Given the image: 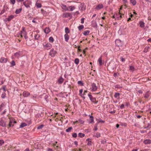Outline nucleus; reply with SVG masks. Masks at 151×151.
Listing matches in <instances>:
<instances>
[{"label": "nucleus", "mask_w": 151, "mask_h": 151, "mask_svg": "<svg viewBox=\"0 0 151 151\" xmlns=\"http://www.w3.org/2000/svg\"><path fill=\"white\" fill-rule=\"evenodd\" d=\"M23 4L27 9L30 8L31 7L32 2L30 0H27L23 2Z\"/></svg>", "instance_id": "f257e3e1"}, {"label": "nucleus", "mask_w": 151, "mask_h": 151, "mask_svg": "<svg viewBox=\"0 0 151 151\" xmlns=\"http://www.w3.org/2000/svg\"><path fill=\"white\" fill-rule=\"evenodd\" d=\"M57 53L56 50H55L54 48H52L49 53V55L52 57H54Z\"/></svg>", "instance_id": "f03ea898"}, {"label": "nucleus", "mask_w": 151, "mask_h": 151, "mask_svg": "<svg viewBox=\"0 0 151 151\" xmlns=\"http://www.w3.org/2000/svg\"><path fill=\"white\" fill-rule=\"evenodd\" d=\"M97 89L98 86H96V83H91V87L90 88L91 91L92 92L95 91H97Z\"/></svg>", "instance_id": "7ed1b4c3"}, {"label": "nucleus", "mask_w": 151, "mask_h": 151, "mask_svg": "<svg viewBox=\"0 0 151 151\" xmlns=\"http://www.w3.org/2000/svg\"><path fill=\"white\" fill-rule=\"evenodd\" d=\"M116 46L118 47L122 46V42L119 39H116L115 41Z\"/></svg>", "instance_id": "20e7f679"}, {"label": "nucleus", "mask_w": 151, "mask_h": 151, "mask_svg": "<svg viewBox=\"0 0 151 151\" xmlns=\"http://www.w3.org/2000/svg\"><path fill=\"white\" fill-rule=\"evenodd\" d=\"M17 122L15 121L14 119L13 118H11L9 119V124L8 126L9 127H13V125H12V123H16Z\"/></svg>", "instance_id": "39448f33"}, {"label": "nucleus", "mask_w": 151, "mask_h": 151, "mask_svg": "<svg viewBox=\"0 0 151 151\" xmlns=\"http://www.w3.org/2000/svg\"><path fill=\"white\" fill-rule=\"evenodd\" d=\"M20 35L21 37H22L23 36L25 39H27L28 38L27 35V32L23 29V31H22L21 32Z\"/></svg>", "instance_id": "423d86ee"}, {"label": "nucleus", "mask_w": 151, "mask_h": 151, "mask_svg": "<svg viewBox=\"0 0 151 151\" xmlns=\"http://www.w3.org/2000/svg\"><path fill=\"white\" fill-rule=\"evenodd\" d=\"M6 122L2 119H0V126H1L3 127H6Z\"/></svg>", "instance_id": "0eeeda50"}, {"label": "nucleus", "mask_w": 151, "mask_h": 151, "mask_svg": "<svg viewBox=\"0 0 151 151\" xmlns=\"http://www.w3.org/2000/svg\"><path fill=\"white\" fill-rule=\"evenodd\" d=\"M43 45L44 47L47 48V49H49L52 47V45L50 43H45L43 44Z\"/></svg>", "instance_id": "6e6552de"}, {"label": "nucleus", "mask_w": 151, "mask_h": 151, "mask_svg": "<svg viewBox=\"0 0 151 151\" xmlns=\"http://www.w3.org/2000/svg\"><path fill=\"white\" fill-rule=\"evenodd\" d=\"M63 16L64 18H67L68 17H71L72 15L69 13H65L63 14Z\"/></svg>", "instance_id": "1a4fd4ad"}, {"label": "nucleus", "mask_w": 151, "mask_h": 151, "mask_svg": "<svg viewBox=\"0 0 151 151\" xmlns=\"http://www.w3.org/2000/svg\"><path fill=\"white\" fill-rule=\"evenodd\" d=\"M64 79L62 77V76H61L58 79L57 81L58 84H62L64 81Z\"/></svg>", "instance_id": "9d476101"}, {"label": "nucleus", "mask_w": 151, "mask_h": 151, "mask_svg": "<svg viewBox=\"0 0 151 151\" xmlns=\"http://www.w3.org/2000/svg\"><path fill=\"white\" fill-rule=\"evenodd\" d=\"M7 59L4 57L1 58L0 59V62L1 63H6Z\"/></svg>", "instance_id": "9b49d317"}, {"label": "nucleus", "mask_w": 151, "mask_h": 151, "mask_svg": "<svg viewBox=\"0 0 151 151\" xmlns=\"http://www.w3.org/2000/svg\"><path fill=\"white\" fill-rule=\"evenodd\" d=\"M30 95V93L26 91H24L23 93V95L24 97H27Z\"/></svg>", "instance_id": "f8f14e48"}, {"label": "nucleus", "mask_w": 151, "mask_h": 151, "mask_svg": "<svg viewBox=\"0 0 151 151\" xmlns=\"http://www.w3.org/2000/svg\"><path fill=\"white\" fill-rule=\"evenodd\" d=\"M90 116V119H89V122L90 123H94V119L93 116L92 115H89Z\"/></svg>", "instance_id": "ddd939ff"}, {"label": "nucleus", "mask_w": 151, "mask_h": 151, "mask_svg": "<svg viewBox=\"0 0 151 151\" xmlns=\"http://www.w3.org/2000/svg\"><path fill=\"white\" fill-rule=\"evenodd\" d=\"M143 142L145 144H149L151 143V140L150 139H146Z\"/></svg>", "instance_id": "4468645a"}, {"label": "nucleus", "mask_w": 151, "mask_h": 151, "mask_svg": "<svg viewBox=\"0 0 151 151\" xmlns=\"http://www.w3.org/2000/svg\"><path fill=\"white\" fill-rule=\"evenodd\" d=\"M103 7V5L102 4H99L96 6L95 8V9L97 10H99L102 8Z\"/></svg>", "instance_id": "2eb2a0df"}, {"label": "nucleus", "mask_w": 151, "mask_h": 151, "mask_svg": "<svg viewBox=\"0 0 151 151\" xmlns=\"http://www.w3.org/2000/svg\"><path fill=\"white\" fill-rule=\"evenodd\" d=\"M120 94L119 93L116 92L115 93L114 97L115 98H116L117 99H119L120 98Z\"/></svg>", "instance_id": "dca6fc26"}, {"label": "nucleus", "mask_w": 151, "mask_h": 151, "mask_svg": "<svg viewBox=\"0 0 151 151\" xmlns=\"http://www.w3.org/2000/svg\"><path fill=\"white\" fill-rule=\"evenodd\" d=\"M14 17V16L13 15H11L10 16H9L8 17V18H6V19L8 21H10Z\"/></svg>", "instance_id": "f3484780"}, {"label": "nucleus", "mask_w": 151, "mask_h": 151, "mask_svg": "<svg viewBox=\"0 0 151 151\" xmlns=\"http://www.w3.org/2000/svg\"><path fill=\"white\" fill-rule=\"evenodd\" d=\"M119 15V14H118L117 13H116V20H119L121 19V18L122 17V15H124V14H123L122 13V14L121 15H120L119 17H117V15Z\"/></svg>", "instance_id": "a211bd4d"}, {"label": "nucleus", "mask_w": 151, "mask_h": 151, "mask_svg": "<svg viewBox=\"0 0 151 151\" xmlns=\"http://www.w3.org/2000/svg\"><path fill=\"white\" fill-rule=\"evenodd\" d=\"M22 55L21 52L19 51L14 53V55L15 57H18Z\"/></svg>", "instance_id": "6ab92c4d"}, {"label": "nucleus", "mask_w": 151, "mask_h": 151, "mask_svg": "<svg viewBox=\"0 0 151 151\" xmlns=\"http://www.w3.org/2000/svg\"><path fill=\"white\" fill-rule=\"evenodd\" d=\"M5 102L2 103L0 105V111H1L2 109H3V108L5 106Z\"/></svg>", "instance_id": "aec40b11"}, {"label": "nucleus", "mask_w": 151, "mask_h": 151, "mask_svg": "<svg viewBox=\"0 0 151 151\" xmlns=\"http://www.w3.org/2000/svg\"><path fill=\"white\" fill-rule=\"evenodd\" d=\"M150 49V46H147L144 49L143 52L147 53Z\"/></svg>", "instance_id": "412c9836"}, {"label": "nucleus", "mask_w": 151, "mask_h": 151, "mask_svg": "<svg viewBox=\"0 0 151 151\" xmlns=\"http://www.w3.org/2000/svg\"><path fill=\"white\" fill-rule=\"evenodd\" d=\"M44 31L46 34H47L50 32V30L49 28L46 27Z\"/></svg>", "instance_id": "4be33fe9"}, {"label": "nucleus", "mask_w": 151, "mask_h": 151, "mask_svg": "<svg viewBox=\"0 0 151 151\" xmlns=\"http://www.w3.org/2000/svg\"><path fill=\"white\" fill-rule=\"evenodd\" d=\"M64 37L65 41L67 42L68 41V40L69 38V36L68 34H65L64 35Z\"/></svg>", "instance_id": "5701e85b"}, {"label": "nucleus", "mask_w": 151, "mask_h": 151, "mask_svg": "<svg viewBox=\"0 0 151 151\" xmlns=\"http://www.w3.org/2000/svg\"><path fill=\"white\" fill-rule=\"evenodd\" d=\"M139 26L140 27L142 28H143L145 27V23L143 22V21H141L139 22Z\"/></svg>", "instance_id": "b1692460"}, {"label": "nucleus", "mask_w": 151, "mask_h": 151, "mask_svg": "<svg viewBox=\"0 0 151 151\" xmlns=\"http://www.w3.org/2000/svg\"><path fill=\"white\" fill-rule=\"evenodd\" d=\"M98 61L99 62V65L101 66L102 65V58L101 57L99 58L98 60Z\"/></svg>", "instance_id": "393cba45"}, {"label": "nucleus", "mask_w": 151, "mask_h": 151, "mask_svg": "<svg viewBox=\"0 0 151 151\" xmlns=\"http://www.w3.org/2000/svg\"><path fill=\"white\" fill-rule=\"evenodd\" d=\"M90 32V31L89 30L85 31L83 32V34L85 36H86L89 34Z\"/></svg>", "instance_id": "a878e982"}, {"label": "nucleus", "mask_w": 151, "mask_h": 151, "mask_svg": "<svg viewBox=\"0 0 151 151\" xmlns=\"http://www.w3.org/2000/svg\"><path fill=\"white\" fill-rule=\"evenodd\" d=\"M149 92L147 91L146 92L144 96V97L145 99H147L149 96Z\"/></svg>", "instance_id": "bb28decb"}, {"label": "nucleus", "mask_w": 151, "mask_h": 151, "mask_svg": "<svg viewBox=\"0 0 151 151\" xmlns=\"http://www.w3.org/2000/svg\"><path fill=\"white\" fill-rule=\"evenodd\" d=\"M35 5L37 7V8H40L42 7L41 4L37 2L36 3Z\"/></svg>", "instance_id": "cd10ccee"}, {"label": "nucleus", "mask_w": 151, "mask_h": 151, "mask_svg": "<svg viewBox=\"0 0 151 151\" xmlns=\"http://www.w3.org/2000/svg\"><path fill=\"white\" fill-rule=\"evenodd\" d=\"M49 97L47 95H45L44 96V99L47 102H48L49 101Z\"/></svg>", "instance_id": "c85d7f7f"}, {"label": "nucleus", "mask_w": 151, "mask_h": 151, "mask_svg": "<svg viewBox=\"0 0 151 151\" xmlns=\"http://www.w3.org/2000/svg\"><path fill=\"white\" fill-rule=\"evenodd\" d=\"M22 8H20L19 9H17L16 10L15 13L16 14H17L20 13L22 10Z\"/></svg>", "instance_id": "c756f323"}, {"label": "nucleus", "mask_w": 151, "mask_h": 151, "mask_svg": "<svg viewBox=\"0 0 151 151\" xmlns=\"http://www.w3.org/2000/svg\"><path fill=\"white\" fill-rule=\"evenodd\" d=\"M27 126V124L25 123H22L20 125L19 128H22Z\"/></svg>", "instance_id": "7c9ffc66"}, {"label": "nucleus", "mask_w": 151, "mask_h": 151, "mask_svg": "<svg viewBox=\"0 0 151 151\" xmlns=\"http://www.w3.org/2000/svg\"><path fill=\"white\" fill-rule=\"evenodd\" d=\"M130 2L134 6L136 4L137 2L135 0H130Z\"/></svg>", "instance_id": "2f4dec72"}, {"label": "nucleus", "mask_w": 151, "mask_h": 151, "mask_svg": "<svg viewBox=\"0 0 151 151\" xmlns=\"http://www.w3.org/2000/svg\"><path fill=\"white\" fill-rule=\"evenodd\" d=\"M85 134L82 133H79L78 134V136L79 137L82 138L84 137Z\"/></svg>", "instance_id": "473e14b6"}, {"label": "nucleus", "mask_w": 151, "mask_h": 151, "mask_svg": "<svg viewBox=\"0 0 151 151\" xmlns=\"http://www.w3.org/2000/svg\"><path fill=\"white\" fill-rule=\"evenodd\" d=\"M78 30L80 31L84 28V26L83 25H81L78 26Z\"/></svg>", "instance_id": "72a5a7b5"}, {"label": "nucleus", "mask_w": 151, "mask_h": 151, "mask_svg": "<svg viewBox=\"0 0 151 151\" xmlns=\"http://www.w3.org/2000/svg\"><path fill=\"white\" fill-rule=\"evenodd\" d=\"M91 101L95 104H97L98 102V101H96V99L95 98H93Z\"/></svg>", "instance_id": "f704fd0d"}, {"label": "nucleus", "mask_w": 151, "mask_h": 151, "mask_svg": "<svg viewBox=\"0 0 151 151\" xmlns=\"http://www.w3.org/2000/svg\"><path fill=\"white\" fill-rule=\"evenodd\" d=\"M69 8L70 9L69 10V11H73L75 9V7L73 6H70L69 7Z\"/></svg>", "instance_id": "c9c22d12"}, {"label": "nucleus", "mask_w": 151, "mask_h": 151, "mask_svg": "<svg viewBox=\"0 0 151 151\" xmlns=\"http://www.w3.org/2000/svg\"><path fill=\"white\" fill-rule=\"evenodd\" d=\"M89 139H88L86 140V141H88V143H87V145L89 146L91 145V141L90 140H89Z\"/></svg>", "instance_id": "e433bc0d"}, {"label": "nucleus", "mask_w": 151, "mask_h": 151, "mask_svg": "<svg viewBox=\"0 0 151 151\" xmlns=\"http://www.w3.org/2000/svg\"><path fill=\"white\" fill-rule=\"evenodd\" d=\"M79 60L78 58H76L74 60V63L78 65L79 63Z\"/></svg>", "instance_id": "4c0bfd02"}, {"label": "nucleus", "mask_w": 151, "mask_h": 151, "mask_svg": "<svg viewBox=\"0 0 151 151\" xmlns=\"http://www.w3.org/2000/svg\"><path fill=\"white\" fill-rule=\"evenodd\" d=\"M65 32L66 33V34H68L70 32V30L68 27H66L65 29Z\"/></svg>", "instance_id": "58836bf2"}, {"label": "nucleus", "mask_w": 151, "mask_h": 151, "mask_svg": "<svg viewBox=\"0 0 151 151\" xmlns=\"http://www.w3.org/2000/svg\"><path fill=\"white\" fill-rule=\"evenodd\" d=\"M40 36L39 35L37 34L35 35L34 36L35 39L36 40H38L40 38Z\"/></svg>", "instance_id": "ea45409f"}, {"label": "nucleus", "mask_w": 151, "mask_h": 151, "mask_svg": "<svg viewBox=\"0 0 151 151\" xmlns=\"http://www.w3.org/2000/svg\"><path fill=\"white\" fill-rule=\"evenodd\" d=\"M49 41L50 42H53L54 41V39L53 37H50L49 38Z\"/></svg>", "instance_id": "a19ab883"}, {"label": "nucleus", "mask_w": 151, "mask_h": 151, "mask_svg": "<svg viewBox=\"0 0 151 151\" xmlns=\"http://www.w3.org/2000/svg\"><path fill=\"white\" fill-rule=\"evenodd\" d=\"M78 84L81 86H83L84 84L81 81H78Z\"/></svg>", "instance_id": "79ce46f5"}, {"label": "nucleus", "mask_w": 151, "mask_h": 151, "mask_svg": "<svg viewBox=\"0 0 151 151\" xmlns=\"http://www.w3.org/2000/svg\"><path fill=\"white\" fill-rule=\"evenodd\" d=\"M101 134L99 132H97L95 135L93 136L94 137H96L97 138H99L100 137Z\"/></svg>", "instance_id": "37998d69"}, {"label": "nucleus", "mask_w": 151, "mask_h": 151, "mask_svg": "<svg viewBox=\"0 0 151 151\" xmlns=\"http://www.w3.org/2000/svg\"><path fill=\"white\" fill-rule=\"evenodd\" d=\"M73 128L72 127H70L68 128L67 129H66L65 131L66 132H70L72 129Z\"/></svg>", "instance_id": "c03bdc74"}, {"label": "nucleus", "mask_w": 151, "mask_h": 151, "mask_svg": "<svg viewBox=\"0 0 151 151\" xmlns=\"http://www.w3.org/2000/svg\"><path fill=\"white\" fill-rule=\"evenodd\" d=\"M134 104L136 106H138L139 108L140 109H141L142 110L143 109H142L141 108L140 106H139L137 102V101L134 102Z\"/></svg>", "instance_id": "a18cd8bd"}, {"label": "nucleus", "mask_w": 151, "mask_h": 151, "mask_svg": "<svg viewBox=\"0 0 151 151\" xmlns=\"http://www.w3.org/2000/svg\"><path fill=\"white\" fill-rule=\"evenodd\" d=\"M100 122L104 123L105 122V121L102 120L101 118H99L98 120L97 123H99Z\"/></svg>", "instance_id": "49530a36"}, {"label": "nucleus", "mask_w": 151, "mask_h": 151, "mask_svg": "<svg viewBox=\"0 0 151 151\" xmlns=\"http://www.w3.org/2000/svg\"><path fill=\"white\" fill-rule=\"evenodd\" d=\"M11 65L10 66L13 67L15 65V61L13 60L11 63Z\"/></svg>", "instance_id": "de8ad7c7"}, {"label": "nucleus", "mask_w": 151, "mask_h": 151, "mask_svg": "<svg viewBox=\"0 0 151 151\" xmlns=\"http://www.w3.org/2000/svg\"><path fill=\"white\" fill-rule=\"evenodd\" d=\"M91 93H90L88 94V96L89 97V98L90 100H91L93 97V96L91 94Z\"/></svg>", "instance_id": "09e8293b"}, {"label": "nucleus", "mask_w": 151, "mask_h": 151, "mask_svg": "<svg viewBox=\"0 0 151 151\" xmlns=\"http://www.w3.org/2000/svg\"><path fill=\"white\" fill-rule=\"evenodd\" d=\"M6 97V93H2L1 96V97L2 99H4Z\"/></svg>", "instance_id": "8fccbe9b"}, {"label": "nucleus", "mask_w": 151, "mask_h": 151, "mask_svg": "<svg viewBox=\"0 0 151 151\" xmlns=\"http://www.w3.org/2000/svg\"><path fill=\"white\" fill-rule=\"evenodd\" d=\"M115 87L116 88H122V86H120V85H118V84L116 85L115 86Z\"/></svg>", "instance_id": "3c124183"}, {"label": "nucleus", "mask_w": 151, "mask_h": 151, "mask_svg": "<svg viewBox=\"0 0 151 151\" xmlns=\"http://www.w3.org/2000/svg\"><path fill=\"white\" fill-rule=\"evenodd\" d=\"M44 127V125H43V124L37 127V129H41L42 128V127Z\"/></svg>", "instance_id": "603ef678"}, {"label": "nucleus", "mask_w": 151, "mask_h": 151, "mask_svg": "<svg viewBox=\"0 0 151 151\" xmlns=\"http://www.w3.org/2000/svg\"><path fill=\"white\" fill-rule=\"evenodd\" d=\"M134 66H130L129 67V70L133 71L134 70Z\"/></svg>", "instance_id": "864d4df0"}, {"label": "nucleus", "mask_w": 151, "mask_h": 151, "mask_svg": "<svg viewBox=\"0 0 151 151\" xmlns=\"http://www.w3.org/2000/svg\"><path fill=\"white\" fill-rule=\"evenodd\" d=\"M72 136L73 137L76 138L77 137V134L76 133H73L72 134Z\"/></svg>", "instance_id": "5fc2aeb1"}, {"label": "nucleus", "mask_w": 151, "mask_h": 151, "mask_svg": "<svg viewBox=\"0 0 151 151\" xmlns=\"http://www.w3.org/2000/svg\"><path fill=\"white\" fill-rule=\"evenodd\" d=\"M4 143V142L3 140H0V146L2 145Z\"/></svg>", "instance_id": "6e6d98bb"}, {"label": "nucleus", "mask_w": 151, "mask_h": 151, "mask_svg": "<svg viewBox=\"0 0 151 151\" xmlns=\"http://www.w3.org/2000/svg\"><path fill=\"white\" fill-rule=\"evenodd\" d=\"M78 122L81 124H82L84 122V121L81 119H79L78 120Z\"/></svg>", "instance_id": "4d7b16f0"}, {"label": "nucleus", "mask_w": 151, "mask_h": 151, "mask_svg": "<svg viewBox=\"0 0 151 151\" xmlns=\"http://www.w3.org/2000/svg\"><path fill=\"white\" fill-rule=\"evenodd\" d=\"M101 142L102 144H104L106 142V139H104L103 140H102Z\"/></svg>", "instance_id": "13d9d810"}, {"label": "nucleus", "mask_w": 151, "mask_h": 151, "mask_svg": "<svg viewBox=\"0 0 151 151\" xmlns=\"http://www.w3.org/2000/svg\"><path fill=\"white\" fill-rule=\"evenodd\" d=\"M5 12V10L4 9V8L3 9V10H2L1 13H0V15L2 14L4 12Z\"/></svg>", "instance_id": "bf43d9fd"}, {"label": "nucleus", "mask_w": 151, "mask_h": 151, "mask_svg": "<svg viewBox=\"0 0 151 151\" xmlns=\"http://www.w3.org/2000/svg\"><path fill=\"white\" fill-rule=\"evenodd\" d=\"M10 1L14 5L15 4V0H10Z\"/></svg>", "instance_id": "052dcab7"}, {"label": "nucleus", "mask_w": 151, "mask_h": 151, "mask_svg": "<svg viewBox=\"0 0 151 151\" xmlns=\"http://www.w3.org/2000/svg\"><path fill=\"white\" fill-rule=\"evenodd\" d=\"M122 62H124L125 61V59L122 57L120 58Z\"/></svg>", "instance_id": "680f3d73"}, {"label": "nucleus", "mask_w": 151, "mask_h": 151, "mask_svg": "<svg viewBox=\"0 0 151 151\" xmlns=\"http://www.w3.org/2000/svg\"><path fill=\"white\" fill-rule=\"evenodd\" d=\"M85 18H82L81 19V23H82V24H83L84 23V20L85 19Z\"/></svg>", "instance_id": "e2e57ef3"}, {"label": "nucleus", "mask_w": 151, "mask_h": 151, "mask_svg": "<svg viewBox=\"0 0 151 151\" xmlns=\"http://www.w3.org/2000/svg\"><path fill=\"white\" fill-rule=\"evenodd\" d=\"M79 93L81 95H83V94H82V93L83 91V90L82 89H81L79 90Z\"/></svg>", "instance_id": "0e129e2a"}, {"label": "nucleus", "mask_w": 151, "mask_h": 151, "mask_svg": "<svg viewBox=\"0 0 151 151\" xmlns=\"http://www.w3.org/2000/svg\"><path fill=\"white\" fill-rule=\"evenodd\" d=\"M62 8L63 9H65L67 7L66 5H64V4H62Z\"/></svg>", "instance_id": "69168bd1"}, {"label": "nucleus", "mask_w": 151, "mask_h": 151, "mask_svg": "<svg viewBox=\"0 0 151 151\" xmlns=\"http://www.w3.org/2000/svg\"><path fill=\"white\" fill-rule=\"evenodd\" d=\"M6 86H4L3 87H2V89L4 91H6Z\"/></svg>", "instance_id": "338daca9"}, {"label": "nucleus", "mask_w": 151, "mask_h": 151, "mask_svg": "<svg viewBox=\"0 0 151 151\" xmlns=\"http://www.w3.org/2000/svg\"><path fill=\"white\" fill-rule=\"evenodd\" d=\"M120 108L121 109H123L124 108V105L123 104H122L120 106Z\"/></svg>", "instance_id": "774afa93"}]
</instances>
